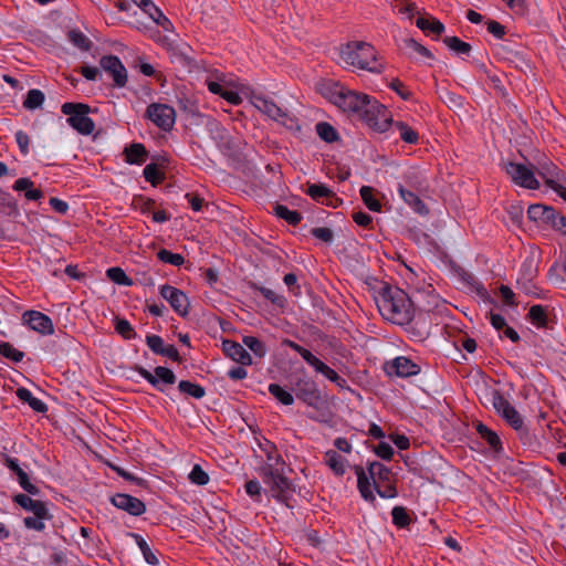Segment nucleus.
I'll use <instances>...</instances> for the list:
<instances>
[{"mask_svg": "<svg viewBox=\"0 0 566 566\" xmlns=\"http://www.w3.org/2000/svg\"><path fill=\"white\" fill-rule=\"evenodd\" d=\"M315 132L322 140L328 144L339 139V134L336 128L327 122H318L315 125Z\"/></svg>", "mask_w": 566, "mask_h": 566, "instance_id": "obj_34", "label": "nucleus"}, {"mask_svg": "<svg viewBox=\"0 0 566 566\" xmlns=\"http://www.w3.org/2000/svg\"><path fill=\"white\" fill-rule=\"evenodd\" d=\"M2 463L17 476V481L21 489L30 495H39L40 489L31 483L28 473L21 468L19 459L12 458L8 454H2Z\"/></svg>", "mask_w": 566, "mask_h": 566, "instance_id": "obj_13", "label": "nucleus"}, {"mask_svg": "<svg viewBox=\"0 0 566 566\" xmlns=\"http://www.w3.org/2000/svg\"><path fill=\"white\" fill-rule=\"evenodd\" d=\"M360 197L366 205V207L375 212H379L381 210L380 202L375 198L373 193V188L369 186H363L359 190Z\"/></svg>", "mask_w": 566, "mask_h": 566, "instance_id": "obj_47", "label": "nucleus"}, {"mask_svg": "<svg viewBox=\"0 0 566 566\" xmlns=\"http://www.w3.org/2000/svg\"><path fill=\"white\" fill-rule=\"evenodd\" d=\"M146 117L164 132H170L176 122V112L172 106L151 103L147 106Z\"/></svg>", "mask_w": 566, "mask_h": 566, "instance_id": "obj_10", "label": "nucleus"}, {"mask_svg": "<svg viewBox=\"0 0 566 566\" xmlns=\"http://www.w3.org/2000/svg\"><path fill=\"white\" fill-rule=\"evenodd\" d=\"M34 182L27 177L19 178L14 181L12 189L14 191H24V197L27 200L36 201L44 197V193L41 189L34 188Z\"/></svg>", "mask_w": 566, "mask_h": 566, "instance_id": "obj_22", "label": "nucleus"}, {"mask_svg": "<svg viewBox=\"0 0 566 566\" xmlns=\"http://www.w3.org/2000/svg\"><path fill=\"white\" fill-rule=\"evenodd\" d=\"M242 342L256 356L262 357L265 354L264 345L259 338L254 336H244Z\"/></svg>", "mask_w": 566, "mask_h": 566, "instance_id": "obj_55", "label": "nucleus"}, {"mask_svg": "<svg viewBox=\"0 0 566 566\" xmlns=\"http://www.w3.org/2000/svg\"><path fill=\"white\" fill-rule=\"evenodd\" d=\"M482 439H484L494 451L499 452L502 450L501 439L493 430L490 429Z\"/></svg>", "mask_w": 566, "mask_h": 566, "instance_id": "obj_64", "label": "nucleus"}, {"mask_svg": "<svg viewBox=\"0 0 566 566\" xmlns=\"http://www.w3.org/2000/svg\"><path fill=\"white\" fill-rule=\"evenodd\" d=\"M0 209L8 217L17 218L20 214L19 206L14 197L0 188Z\"/></svg>", "mask_w": 566, "mask_h": 566, "instance_id": "obj_29", "label": "nucleus"}, {"mask_svg": "<svg viewBox=\"0 0 566 566\" xmlns=\"http://www.w3.org/2000/svg\"><path fill=\"white\" fill-rule=\"evenodd\" d=\"M340 61L347 66L371 73H381L384 65L377 60L375 48L364 41L348 42L340 48Z\"/></svg>", "mask_w": 566, "mask_h": 566, "instance_id": "obj_3", "label": "nucleus"}, {"mask_svg": "<svg viewBox=\"0 0 566 566\" xmlns=\"http://www.w3.org/2000/svg\"><path fill=\"white\" fill-rule=\"evenodd\" d=\"M311 234L316 239L321 240L324 243H332L334 239V233L329 228L326 227H317L311 229Z\"/></svg>", "mask_w": 566, "mask_h": 566, "instance_id": "obj_58", "label": "nucleus"}, {"mask_svg": "<svg viewBox=\"0 0 566 566\" xmlns=\"http://www.w3.org/2000/svg\"><path fill=\"white\" fill-rule=\"evenodd\" d=\"M313 200L318 203L337 208L342 200L334 191L324 184H307L305 191Z\"/></svg>", "mask_w": 566, "mask_h": 566, "instance_id": "obj_17", "label": "nucleus"}, {"mask_svg": "<svg viewBox=\"0 0 566 566\" xmlns=\"http://www.w3.org/2000/svg\"><path fill=\"white\" fill-rule=\"evenodd\" d=\"M0 355L14 363H20L24 357L23 352L14 348L10 343L7 342H2L0 344Z\"/></svg>", "mask_w": 566, "mask_h": 566, "instance_id": "obj_49", "label": "nucleus"}, {"mask_svg": "<svg viewBox=\"0 0 566 566\" xmlns=\"http://www.w3.org/2000/svg\"><path fill=\"white\" fill-rule=\"evenodd\" d=\"M17 397L22 402H25L30 406V408L36 412L44 413L48 411V406L42 400L35 398L32 392L24 387H20L15 391Z\"/></svg>", "mask_w": 566, "mask_h": 566, "instance_id": "obj_28", "label": "nucleus"}, {"mask_svg": "<svg viewBox=\"0 0 566 566\" xmlns=\"http://www.w3.org/2000/svg\"><path fill=\"white\" fill-rule=\"evenodd\" d=\"M527 319L537 328H545L548 323L547 308L543 305L536 304L531 306Z\"/></svg>", "mask_w": 566, "mask_h": 566, "instance_id": "obj_32", "label": "nucleus"}, {"mask_svg": "<svg viewBox=\"0 0 566 566\" xmlns=\"http://www.w3.org/2000/svg\"><path fill=\"white\" fill-rule=\"evenodd\" d=\"M12 501L25 511H30L39 517H52L44 502L33 500L28 494L18 493L12 497Z\"/></svg>", "mask_w": 566, "mask_h": 566, "instance_id": "obj_19", "label": "nucleus"}, {"mask_svg": "<svg viewBox=\"0 0 566 566\" xmlns=\"http://www.w3.org/2000/svg\"><path fill=\"white\" fill-rule=\"evenodd\" d=\"M115 331L119 334L124 339L130 340L137 337V333L132 326V324L125 318H115Z\"/></svg>", "mask_w": 566, "mask_h": 566, "instance_id": "obj_45", "label": "nucleus"}, {"mask_svg": "<svg viewBox=\"0 0 566 566\" xmlns=\"http://www.w3.org/2000/svg\"><path fill=\"white\" fill-rule=\"evenodd\" d=\"M360 118L376 133L387 132L395 123L390 111L374 97Z\"/></svg>", "mask_w": 566, "mask_h": 566, "instance_id": "obj_8", "label": "nucleus"}, {"mask_svg": "<svg viewBox=\"0 0 566 566\" xmlns=\"http://www.w3.org/2000/svg\"><path fill=\"white\" fill-rule=\"evenodd\" d=\"M189 480L193 484L206 485L209 482V475L199 464H195L189 473Z\"/></svg>", "mask_w": 566, "mask_h": 566, "instance_id": "obj_52", "label": "nucleus"}, {"mask_svg": "<svg viewBox=\"0 0 566 566\" xmlns=\"http://www.w3.org/2000/svg\"><path fill=\"white\" fill-rule=\"evenodd\" d=\"M133 369L160 392L165 391L166 385H174L177 379L175 373L164 366H157L154 374L140 365H135Z\"/></svg>", "mask_w": 566, "mask_h": 566, "instance_id": "obj_11", "label": "nucleus"}, {"mask_svg": "<svg viewBox=\"0 0 566 566\" xmlns=\"http://www.w3.org/2000/svg\"><path fill=\"white\" fill-rule=\"evenodd\" d=\"M213 139L217 142L218 147L230 137L228 130L218 122L211 124L210 128Z\"/></svg>", "mask_w": 566, "mask_h": 566, "instance_id": "obj_57", "label": "nucleus"}, {"mask_svg": "<svg viewBox=\"0 0 566 566\" xmlns=\"http://www.w3.org/2000/svg\"><path fill=\"white\" fill-rule=\"evenodd\" d=\"M323 461L337 476H343L348 465L347 460L335 450L326 451Z\"/></svg>", "mask_w": 566, "mask_h": 566, "instance_id": "obj_23", "label": "nucleus"}, {"mask_svg": "<svg viewBox=\"0 0 566 566\" xmlns=\"http://www.w3.org/2000/svg\"><path fill=\"white\" fill-rule=\"evenodd\" d=\"M128 536L134 538V541L136 542L137 546L139 547L142 554H143V557H144V559H145V562L147 564H149L151 566H158L159 565L158 557L151 551L150 546L148 545V543L145 541V538L140 534L128 533Z\"/></svg>", "mask_w": 566, "mask_h": 566, "instance_id": "obj_30", "label": "nucleus"}, {"mask_svg": "<svg viewBox=\"0 0 566 566\" xmlns=\"http://www.w3.org/2000/svg\"><path fill=\"white\" fill-rule=\"evenodd\" d=\"M178 389L180 392L187 394L196 399H201L206 395V389L202 386L189 380H180L178 384Z\"/></svg>", "mask_w": 566, "mask_h": 566, "instance_id": "obj_41", "label": "nucleus"}, {"mask_svg": "<svg viewBox=\"0 0 566 566\" xmlns=\"http://www.w3.org/2000/svg\"><path fill=\"white\" fill-rule=\"evenodd\" d=\"M504 170L515 185L531 190L539 188V181L536 179L531 167L524 164L509 161L505 164Z\"/></svg>", "mask_w": 566, "mask_h": 566, "instance_id": "obj_9", "label": "nucleus"}, {"mask_svg": "<svg viewBox=\"0 0 566 566\" xmlns=\"http://www.w3.org/2000/svg\"><path fill=\"white\" fill-rule=\"evenodd\" d=\"M416 25L423 32L433 33L436 35H440L444 31L443 23L434 18L419 17L416 20Z\"/></svg>", "mask_w": 566, "mask_h": 566, "instance_id": "obj_35", "label": "nucleus"}, {"mask_svg": "<svg viewBox=\"0 0 566 566\" xmlns=\"http://www.w3.org/2000/svg\"><path fill=\"white\" fill-rule=\"evenodd\" d=\"M22 318L31 329L42 335H52L54 333L52 319L42 312L30 310L24 312Z\"/></svg>", "mask_w": 566, "mask_h": 566, "instance_id": "obj_16", "label": "nucleus"}, {"mask_svg": "<svg viewBox=\"0 0 566 566\" xmlns=\"http://www.w3.org/2000/svg\"><path fill=\"white\" fill-rule=\"evenodd\" d=\"M156 205V201L151 198L144 197L142 195L135 196L133 199V206L139 209L142 213L150 212Z\"/></svg>", "mask_w": 566, "mask_h": 566, "instance_id": "obj_51", "label": "nucleus"}, {"mask_svg": "<svg viewBox=\"0 0 566 566\" xmlns=\"http://www.w3.org/2000/svg\"><path fill=\"white\" fill-rule=\"evenodd\" d=\"M101 67L108 73L117 87H124L127 83V71L118 56L109 54L99 60Z\"/></svg>", "mask_w": 566, "mask_h": 566, "instance_id": "obj_15", "label": "nucleus"}, {"mask_svg": "<svg viewBox=\"0 0 566 566\" xmlns=\"http://www.w3.org/2000/svg\"><path fill=\"white\" fill-rule=\"evenodd\" d=\"M388 86L390 90L395 91L403 101H409L412 96L411 92L398 78L391 80Z\"/></svg>", "mask_w": 566, "mask_h": 566, "instance_id": "obj_60", "label": "nucleus"}, {"mask_svg": "<svg viewBox=\"0 0 566 566\" xmlns=\"http://www.w3.org/2000/svg\"><path fill=\"white\" fill-rule=\"evenodd\" d=\"M285 286L295 297H300L303 294V289L295 273H285Z\"/></svg>", "mask_w": 566, "mask_h": 566, "instance_id": "obj_53", "label": "nucleus"}, {"mask_svg": "<svg viewBox=\"0 0 566 566\" xmlns=\"http://www.w3.org/2000/svg\"><path fill=\"white\" fill-rule=\"evenodd\" d=\"M503 420L517 432L521 439H526L528 437L530 432L524 423L523 417L514 406L511 411L505 417H503Z\"/></svg>", "mask_w": 566, "mask_h": 566, "instance_id": "obj_27", "label": "nucleus"}, {"mask_svg": "<svg viewBox=\"0 0 566 566\" xmlns=\"http://www.w3.org/2000/svg\"><path fill=\"white\" fill-rule=\"evenodd\" d=\"M107 277L118 285L130 286L133 280L125 273V271L118 266L109 268L106 271Z\"/></svg>", "mask_w": 566, "mask_h": 566, "instance_id": "obj_46", "label": "nucleus"}, {"mask_svg": "<svg viewBox=\"0 0 566 566\" xmlns=\"http://www.w3.org/2000/svg\"><path fill=\"white\" fill-rule=\"evenodd\" d=\"M245 492L254 500L260 502L261 501V485L258 480H250L244 485Z\"/></svg>", "mask_w": 566, "mask_h": 566, "instance_id": "obj_62", "label": "nucleus"}, {"mask_svg": "<svg viewBox=\"0 0 566 566\" xmlns=\"http://www.w3.org/2000/svg\"><path fill=\"white\" fill-rule=\"evenodd\" d=\"M385 371L389 376L407 378L420 373V366L406 356H398L385 364Z\"/></svg>", "mask_w": 566, "mask_h": 566, "instance_id": "obj_14", "label": "nucleus"}, {"mask_svg": "<svg viewBox=\"0 0 566 566\" xmlns=\"http://www.w3.org/2000/svg\"><path fill=\"white\" fill-rule=\"evenodd\" d=\"M527 217L538 227H549L566 235V217L551 206L531 205L527 209Z\"/></svg>", "mask_w": 566, "mask_h": 566, "instance_id": "obj_5", "label": "nucleus"}, {"mask_svg": "<svg viewBox=\"0 0 566 566\" xmlns=\"http://www.w3.org/2000/svg\"><path fill=\"white\" fill-rule=\"evenodd\" d=\"M392 126L399 132L400 138L405 143L411 144V145H415L418 143L419 134L415 129H412L408 124H406L405 122H401V120L395 122Z\"/></svg>", "mask_w": 566, "mask_h": 566, "instance_id": "obj_36", "label": "nucleus"}, {"mask_svg": "<svg viewBox=\"0 0 566 566\" xmlns=\"http://www.w3.org/2000/svg\"><path fill=\"white\" fill-rule=\"evenodd\" d=\"M490 396V401L494 410L503 419V417H505L511 411L513 406L500 390H491Z\"/></svg>", "mask_w": 566, "mask_h": 566, "instance_id": "obj_31", "label": "nucleus"}, {"mask_svg": "<svg viewBox=\"0 0 566 566\" xmlns=\"http://www.w3.org/2000/svg\"><path fill=\"white\" fill-rule=\"evenodd\" d=\"M97 109H94L96 112ZM61 112L67 115L66 123L81 135H91L95 129V124L87 115L93 112L91 106L85 103L66 102L62 104Z\"/></svg>", "mask_w": 566, "mask_h": 566, "instance_id": "obj_4", "label": "nucleus"}, {"mask_svg": "<svg viewBox=\"0 0 566 566\" xmlns=\"http://www.w3.org/2000/svg\"><path fill=\"white\" fill-rule=\"evenodd\" d=\"M370 479L373 480L374 486H379L381 483L390 481L391 471L382 463L374 461L367 467Z\"/></svg>", "mask_w": 566, "mask_h": 566, "instance_id": "obj_26", "label": "nucleus"}, {"mask_svg": "<svg viewBox=\"0 0 566 566\" xmlns=\"http://www.w3.org/2000/svg\"><path fill=\"white\" fill-rule=\"evenodd\" d=\"M112 504L133 516H140L146 511V505L139 499L126 493H116L111 497Z\"/></svg>", "mask_w": 566, "mask_h": 566, "instance_id": "obj_18", "label": "nucleus"}, {"mask_svg": "<svg viewBox=\"0 0 566 566\" xmlns=\"http://www.w3.org/2000/svg\"><path fill=\"white\" fill-rule=\"evenodd\" d=\"M392 524L398 528H407L411 523V517L406 507L395 506L391 510Z\"/></svg>", "mask_w": 566, "mask_h": 566, "instance_id": "obj_44", "label": "nucleus"}, {"mask_svg": "<svg viewBox=\"0 0 566 566\" xmlns=\"http://www.w3.org/2000/svg\"><path fill=\"white\" fill-rule=\"evenodd\" d=\"M443 42L451 51L459 55H469L471 52V45L458 36H446Z\"/></svg>", "mask_w": 566, "mask_h": 566, "instance_id": "obj_38", "label": "nucleus"}, {"mask_svg": "<svg viewBox=\"0 0 566 566\" xmlns=\"http://www.w3.org/2000/svg\"><path fill=\"white\" fill-rule=\"evenodd\" d=\"M157 258L160 262L171 264L174 266H181L185 263L184 255L174 253L167 249H160L157 252Z\"/></svg>", "mask_w": 566, "mask_h": 566, "instance_id": "obj_48", "label": "nucleus"}, {"mask_svg": "<svg viewBox=\"0 0 566 566\" xmlns=\"http://www.w3.org/2000/svg\"><path fill=\"white\" fill-rule=\"evenodd\" d=\"M397 190L400 198L403 200L406 205H408L413 210V212L420 216H427L429 213V208L417 193H415L411 190H408L401 184L398 185Z\"/></svg>", "mask_w": 566, "mask_h": 566, "instance_id": "obj_21", "label": "nucleus"}, {"mask_svg": "<svg viewBox=\"0 0 566 566\" xmlns=\"http://www.w3.org/2000/svg\"><path fill=\"white\" fill-rule=\"evenodd\" d=\"M255 106L270 118L277 120L283 116L281 107H279L274 102L268 98L258 97L255 98Z\"/></svg>", "mask_w": 566, "mask_h": 566, "instance_id": "obj_33", "label": "nucleus"}, {"mask_svg": "<svg viewBox=\"0 0 566 566\" xmlns=\"http://www.w3.org/2000/svg\"><path fill=\"white\" fill-rule=\"evenodd\" d=\"M261 449L266 453V461L260 468V476L265 485L264 492L283 502V467L280 465V453L274 444L265 440Z\"/></svg>", "mask_w": 566, "mask_h": 566, "instance_id": "obj_2", "label": "nucleus"}, {"mask_svg": "<svg viewBox=\"0 0 566 566\" xmlns=\"http://www.w3.org/2000/svg\"><path fill=\"white\" fill-rule=\"evenodd\" d=\"M45 95L38 88H32L27 93V97L23 101V107L30 111L36 109L44 103Z\"/></svg>", "mask_w": 566, "mask_h": 566, "instance_id": "obj_39", "label": "nucleus"}, {"mask_svg": "<svg viewBox=\"0 0 566 566\" xmlns=\"http://www.w3.org/2000/svg\"><path fill=\"white\" fill-rule=\"evenodd\" d=\"M375 453L382 460H390L394 455V448L382 441L375 448Z\"/></svg>", "mask_w": 566, "mask_h": 566, "instance_id": "obj_63", "label": "nucleus"}, {"mask_svg": "<svg viewBox=\"0 0 566 566\" xmlns=\"http://www.w3.org/2000/svg\"><path fill=\"white\" fill-rule=\"evenodd\" d=\"M355 473L357 475V489H358L361 497L366 502L374 504L376 502V496L370 489V485H371L370 481H369L370 475L368 476L366 474L365 470L359 465L355 467Z\"/></svg>", "mask_w": 566, "mask_h": 566, "instance_id": "obj_25", "label": "nucleus"}, {"mask_svg": "<svg viewBox=\"0 0 566 566\" xmlns=\"http://www.w3.org/2000/svg\"><path fill=\"white\" fill-rule=\"evenodd\" d=\"M69 40L77 48L82 50H88L92 42L87 39V36L78 31V30H71L69 32Z\"/></svg>", "mask_w": 566, "mask_h": 566, "instance_id": "obj_50", "label": "nucleus"}, {"mask_svg": "<svg viewBox=\"0 0 566 566\" xmlns=\"http://www.w3.org/2000/svg\"><path fill=\"white\" fill-rule=\"evenodd\" d=\"M376 304L381 316L394 324L407 325L413 318L412 302L398 286L384 283L376 297Z\"/></svg>", "mask_w": 566, "mask_h": 566, "instance_id": "obj_1", "label": "nucleus"}, {"mask_svg": "<svg viewBox=\"0 0 566 566\" xmlns=\"http://www.w3.org/2000/svg\"><path fill=\"white\" fill-rule=\"evenodd\" d=\"M125 161L129 165H142L148 158L146 147L140 143H133L124 149Z\"/></svg>", "mask_w": 566, "mask_h": 566, "instance_id": "obj_24", "label": "nucleus"}, {"mask_svg": "<svg viewBox=\"0 0 566 566\" xmlns=\"http://www.w3.org/2000/svg\"><path fill=\"white\" fill-rule=\"evenodd\" d=\"M159 294L178 315L186 317L189 314L190 302L181 290L169 284H164L159 289Z\"/></svg>", "mask_w": 566, "mask_h": 566, "instance_id": "obj_12", "label": "nucleus"}, {"mask_svg": "<svg viewBox=\"0 0 566 566\" xmlns=\"http://www.w3.org/2000/svg\"><path fill=\"white\" fill-rule=\"evenodd\" d=\"M285 346L295 350L311 366L315 373L321 374L324 378L335 384L340 389L347 388V380L339 376L336 370L317 358L312 352L296 344L293 340L285 339Z\"/></svg>", "mask_w": 566, "mask_h": 566, "instance_id": "obj_6", "label": "nucleus"}, {"mask_svg": "<svg viewBox=\"0 0 566 566\" xmlns=\"http://www.w3.org/2000/svg\"><path fill=\"white\" fill-rule=\"evenodd\" d=\"M403 42H405V46L407 49L412 50L418 55H420L422 57H426V59H432L433 57L432 53L426 46H423L422 44L417 42L415 39L407 38V39L403 40Z\"/></svg>", "mask_w": 566, "mask_h": 566, "instance_id": "obj_54", "label": "nucleus"}, {"mask_svg": "<svg viewBox=\"0 0 566 566\" xmlns=\"http://www.w3.org/2000/svg\"><path fill=\"white\" fill-rule=\"evenodd\" d=\"M548 279L555 284H563L566 281V262H554L548 270Z\"/></svg>", "mask_w": 566, "mask_h": 566, "instance_id": "obj_43", "label": "nucleus"}, {"mask_svg": "<svg viewBox=\"0 0 566 566\" xmlns=\"http://www.w3.org/2000/svg\"><path fill=\"white\" fill-rule=\"evenodd\" d=\"M15 142L19 146L20 153L23 156H27L29 154V145H30L29 135L23 130H18L15 133Z\"/></svg>", "mask_w": 566, "mask_h": 566, "instance_id": "obj_61", "label": "nucleus"}, {"mask_svg": "<svg viewBox=\"0 0 566 566\" xmlns=\"http://www.w3.org/2000/svg\"><path fill=\"white\" fill-rule=\"evenodd\" d=\"M537 266L532 256L526 258L521 264L516 280H535L537 276Z\"/></svg>", "mask_w": 566, "mask_h": 566, "instance_id": "obj_42", "label": "nucleus"}, {"mask_svg": "<svg viewBox=\"0 0 566 566\" xmlns=\"http://www.w3.org/2000/svg\"><path fill=\"white\" fill-rule=\"evenodd\" d=\"M146 344L155 355H161L166 344L164 339L156 334H148L146 336Z\"/></svg>", "mask_w": 566, "mask_h": 566, "instance_id": "obj_56", "label": "nucleus"}, {"mask_svg": "<svg viewBox=\"0 0 566 566\" xmlns=\"http://www.w3.org/2000/svg\"><path fill=\"white\" fill-rule=\"evenodd\" d=\"M371 99L373 97L366 93L348 90L343 86L338 87L333 94V102L336 106L344 112L359 117H361Z\"/></svg>", "mask_w": 566, "mask_h": 566, "instance_id": "obj_7", "label": "nucleus"}, {"mask_svg": "<svg viewBox=\"0 0 566 566\" xmlns=\"http://www.w3.org/2000/svg\"><path fill=\"white\" fill-rule=\"evenodd\" d=\"M51 517H39L36 515L34 516H27L23 520L24 526L29 530H34L38 532H42L45 528L44 520H50Z\"/></svg>", "mask_w": 566, "mask_h": 566, "instance_id": "obj_59", "label": "nucleus"}, {"mask_svg": "<svg viewBox=\"0 0 566 566\" xmlns=\"http://www.w3.org/2000/svg\"><path fill=\"white\" fill-rule=\"evenodd\" d=\"M516 286L526 295L536 298H546L544 291L536 285L534 280H516Z\"/></svg>", "mask_w": 566, "mask_h": 566, "instance_id": "obj_37", "label": "nucleus"}, {"mask_svg": "<svg viewBox=\"0 0 566 566\" xmlns=\"http://www.w3.org/2000/svg\"><path fill=\"white\" fill-rule=\"evenodd\" d=\"M222 350L228 357H230L232 360L237 363H240L242 366H248L252 364L250 354L241 344L234 340H223Z\"/></svg>", "mask_w": 566, "mask_h": 566, "instance_id": "obj_20", "label": "nucleus"}, {"mask_svg": "<svg viewBox=\"0 0 566 566\" xmlns=\"http://www.w3.org/2000/svg\"><path fill=\"white\" fill-rule=\"evenodd\" d=\"M144 178L150 182L154 187L161 184L165 179V174L160 171L158 166L154 163H150L145 166L143 171Z\"/></svg>", "mask_w": 566, "mask_h": 566, "instance_id": "obj_40", "label": "nucleus"}]
</instances>
